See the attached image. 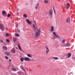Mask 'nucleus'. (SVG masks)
Here are the masks:
<instances>
[{
    "label": "nucleus",
    "mask_w": 75,
    "mask_h": 75,
    "mask_svg": "<svg viewBox=\"0 0 75 75\" xmlns=\"http://www.w3.org/2000/svg\"><path fill=\"white\" fill-rule=\"evenodd\" d=\"M25 61H31V60L30 58L28 57H24Z\"/></svg>",
    "instance_id": "39448f33"
},
{
    "label": "nucleus",
    "mask_w": 75,
    "mask_h": 75,
    "mask_svg": "<svg viewBox=\"0 0 75 75\" xmlns=\"http://www.w3.org/2000/svg\"><path fill=\"white\" fill-rule=\"evenodd\" d=\"M54 26H52L51 28V30H50V31H51V32H53V31H54Z\"/></svg>",
    "instance_id": "9d476101"
},
{
    "label": "nucleus",
    "mask_w": 75,
    "mask_h": 75,
    "mask_svg": "<svg viewBox=\"0 0 75 75\" xmlns=\"http://www.w3.org/2000/svg\"><path fill=\"white\" fill-rule=\"evenodd\" d=\"M70 6V4L69 3H67V4L66 5V8L67 9H68Z\"/></svg>",
    "instance_id": "423d86ee"
},
{
    "label": "nucleus",
    "mask_w": 75,
    "mask_h": 75,
    "mask_svg": "<svg viewBox=\"0 0 75 75\" xmlns=\"http://www.w3.org/2000/svg\"><path fill=\"white\" fill-rule=\"evenodd\" d=\"M71 56V53H69L68 54V58H70V57Z\"/></svg>",
    "instance_id": "aec40b11"
},
{
    "label": "nucleus",
    "mask_w": 75,
    "mask_h": 75,
    "mask_svg": "<svg viewBox=\"0 0 75 75\" xmlns=\"http://www.w3.org/2000/svg\"><path fill=\"white\" fill-rule=\"evenodd\" d=\"M6 41L7 42H10V40L8 39H6Z\"/></svg>",
    "instance_id": "bb28decb"
},
{
    "label": "nucleus",
    "mask_w": 75,
    "mask_h": 75,
    "mask_svg": "<svg viewBox=\"0 0 75 75\" xmlns=\"http://www.w3.org/2000/svg\"><path fill=\"white\" fill-rule=\"evenodd\" d=\"M17 40V38H13V41H16Z\"/></svg>",
    "instance_id": "5701e85b"
},
{
    "label": "nucleus",
    "mask_w": 75,
    "mask_h": 75,
    "mask_svg": "<svg viewBox=\"0 0 75 75\" xmlns=\"http://www.w3.org/2000/svg\"><path fill=\"white\" fill-rule=\"evenodd\" d=\"M53 58L54 59H55V60L58 59V57H53Z\"/></svg>",
    "instance_id": "4468645a"
},
{
    "label": "nucleus",
    "mask_w": 75,
    "mask_h": 75,
    "mask_svg": "<svg viewBox=\"0 0 75 75\" xmlns=\"http://www.w3.org/2000/svg\"><path fill=\"white\" fill-rule=\"evenodd\" d=\"M35 8L36 9H37V7H35Z\"/></svg>",
    "instance_id": "79ce46f5"
},
{
    "label": "nucleus",
    "mask_w": 75,
    "mask_h": 75,
    "mask_svg": "<svg viewBox=\"0 0 75 75\" xmlns=\"http://www.w3.org/2000/svg\"><path fill=\"white\" fill-rule=\"evenodd\" d=\"M0 42L1 43H4V41L2 40H0Z\"/></svg>",
    "instance_id": "c85d7f7f"
},
{
    "label": "nucleus",
    "mask_w": 75,
    "mask_h": 75,
    "mask_svg": "<svg viewBox=\"0 0 75 75\" xmlns=\"http://www.w3.org/2000/svg\"><path fill=\"white\" fill-rule=\"evenodd\" d=\"M32 35H33V36H34V33H32Z\"/></svg>",
    "instance_id": "e433bc0d"
},
{
    "label": "nucleus",
    "mask_w": 75,
    "mask_h": 75,
    "mask_svg": "<svg viewBox=\"0 0 75 75\" xmlns=\"http://www.w3.org/2000/svg\"><path fill=\"white\" fill-rule=\"evenodd\" d=\"M53 10H54V14H55V13H56L55 11V9H54V8H53Z\"/></svg>",
    "instance_id": "72a5a7b5"
},
{
    "label": "nucleus",
    "mask_w": 75,
    "mask_h": 75,
    "mask_svg": "<svg viewBox=\"0 0 75 75\" xmlns=\"http://www.w3.org/2000/svg\"><path fill=\"white\" fill-rule=\"evenodd\" d=\"M74 59H75V57H74Z\"/></svg>",
    "instance_id": "c03bdc74"
},
{
    "label": "nucleus",
    "mask_w": 75,
    "mask_h": 75,
    "mask_svg": "<svg viewBox=\"0 0 75 75\" xmlns=\"http://www.w3.org/2000/svg\"><path fill=\"white\" fill-rule=\"evenodd\" d=\"M53 11L52 9H50L49 11V16L50 17H52L53 16Z\"/></svg>",
    "instance_id": "f03ea898"
},
{
    "label": "nucleus",
    "mask_w": 75,
    "mask_h": 75,
    "mask_svg": "<svg viewBox=\"0 0 75 75\" xmlns=\"http://www.w3.org/2000/svg\"><path fill=\"white\" fill-rule=\"evenodd\" d=\"M33 27L34 30L36 31L37 30H38V28L37 27H35V25L33 24Z\"/></svg>",
    "instance_id": "0eeeda50"
},
{
    "label": "nucleus",
    "mask_w": 75,
    "mask_h": 75,
    "mask_svg": "<svg viewBox=\"0 0 75 75\" xmlns=\"http://www.w3.org/2000/svg\"><path fill=\"white\" fill-rule=\"evenodd\" d=\"M13 23H14V21H13Z\"/></svg>",
    "instance_id": "37998d69"
},
{
    "label": "nucleus",
    "mask_w": 75,
    "mask_h": 75,
    "mask_svg": "<svg viewBox=\"0 0 75 75\" xmlns=\"http://www.w3.org/2000/svg\"><path fill=\"white\" fill-rule=\"evenodd\" d=\"M11 16V15L9 13H8L7 15L8 17H10Z\"/></svg>",
    "instance_id": "c756f323"
},
{
    "label": "nucleus",
    "mask_w": 75,
    "mask_h": 75,
    "mask_svg": "<svg viewBox=\"0 0 75 75\" xmlns=\"http://www.w3.org/2000/svg\"><path fill=\"white\" fill-rule=\"evenodd\" d=\"M11 53H15V52H16L15 49L14 48L12 49L11 50Z\"/></svg>",
    "instance_id": "6e6552de"
},
{
    "label": "nucleus",
    "mask_w": 75,
    "mask_h": 75,
    "mask_svg": "<svg viewBox=\"0 0 75 75\" xmlns=\"http://www.w3.org/2000/svg\"><path fill=\"white\" fill-rule=\"evenodd\" d=\"M0 29L2 31H4V25L2 23H0Z\"/></svg>",
    "instance_id": "7ed1b4c3"
},
{
    "label": "nucleus",
    "mask_w": 75,
    "mask_h": 75,
    "mask_svg": "<svg viewBox=\"0 0 75 75\" xmlns=\"http://www.w3.org/2000/svg\"><path fill=\"white\" fill-rule=\"evenodd\" d=\"M12 69L13 71H16V69L15 68H13Z\"/></svg>",
    "instance_id": "a878e982"
},
{
    "label": "nucleus",
    "mask_w": 75,
    "mask_h": 75,
    "mask_svg": "<svg viewBox=\"0 0 75 75\" xmlns=\"http://www.w3.org/2000/svg\"><path fill=\"white\" fill-rule=\"evenodd\" d=\"M6 35L7 37H9V35L8 34V33H6Z\"/></svg>",
    "instance_id": "cd10ccee"
},
{
    "label": "nucleus",
    "mask_w": 75,
    "mask_h": 75,
    "mask_svg": "<svg viewBox=\"0 0 75 75\" xmlns=\"http://www.w3.org/2000/svg\"><path fill=\"white\" fill-rule=\"evenodd\" d=\"M46 48V55H47V54H48V52L50 51V50L48 48V47L47 46H45Z\"/></svg>",
    "instance_id": "20e7f679"
},
{
    "label": "nucleus",
    "mask_w": 75,
    "mask_h": 75,
    "mask_svg": "<svg viewBox=\"0 0 75 75\" xmlns=\"http://www.w3.org/2000/svg\"><path fill=\"white\" fill-rule=\"evenodd\" d=\"M16 37H19L20 35L18 33H16L15 35Z\"/></svg>",
    "instance_id": "6ab92c4d"
},
{
    "label": "nucleus",
    "mask_w": 75,
    "mask_h": 75,
    "mask_svg": "<svg viewBox=\"0 0 75 75\" xmlns=\"http://www.w3.org/2000/svg\"><path fill=\"white\" fill-rule=\"evenodd\" d=\"M37 5L38 6V5H39V4H37Z\"/></svg>",
    "instance_id": "a19ab883"
},
{
    "label": "nucleus",
    "mask_w": 75,
    "mask_h": 75,
    "mask_svg": "<svg viewBox=\"0 0 75 75\" xmlns=\"http://www.w3.org/2000/svg\"><path fill=\"white\" fill-rule=\"evenodd\" d=\"M5 53L8 56L10 55V52H5Z\"/></svg>",
    "instance_id": "f8f14e48"
},
{
    "label": "nucleus",
    "mask_w": 75,
    "mask_h": 75,
    "mask_svg": "<svg viewBox=\"0 0 75 75\" xmlns=\"http://www.w3.org/2000/svg\"><path fill=\"white\" fill-rule=\"evenodd\" d=\"M18 31H20V30H19Z\"/></svg>",
    "instance_id": "a18cd8bd"
},
{
    "label": "nucleus",
    "mask_w": 75,
    "mask_h": 75,
    "mask_svg": "<svg viewBox=\"0 0 75 75\" xmlns=\"http://www.w3.org/2000/svg\"><path fill=\"white\" fill-rule=\"evenodd\" d=\"M9 61H10V62L11 61V59H9Z\"/></svg>",
    "instance_id": "ea45409f"
},
{
    "label": "nucleus",
    "mask_w": 75,
    "mask_h": 75,
    "mask_svg": "<svg viewBox=\"0 0 75 75\" xmlns=\"http://www.w3.org/2000/svg\"><path fill=\"white\" fill-rule=\"evenodd\" d=\"M6 12L5 11H3L2 12V14L3 15H4L5 14H6Z\"/></svg>",
    "instance_id": "b1692460"
},
{
    "label": "nucleus",
    "mask_w": 75,
    "mask_h": 75,
    "mask_svg": "<svg viewBox=\"0 0 75 75\" xmlns=\"http://www.w3.org/2000/svg\"><path fill=\"white\" fill-rule=\"evenodd\" d=\"M27 56L28 57H29L30 58H31V54H27Z\"/></svg>",
    "instance_id": "a211bd4d"
},
{
    "label": "nucleus",
    "mask_w": 75,
    "mask_h": 75,
    "mask_svg": "<svg viewBox=\"0 0 75 75\" xmlns=\"http://www.w3.org/2000/svg\"><path fill=\"white\" fill-rule=\"evenodd\" d=\"M49 1V0H44V2L46 4L48 3V2Z\"/></svg>",
    "instance_id": "ddd939ff"
},
{
    "label": "nucleus",
    "mask_w": 75,
    "mask_h": 75,
    "mask_svg": "<svg viewBox=\"0 0 75 75\" xmlns=\"http://www.w3.org/2000/svg\"><path fill=\"white\" fill-rule=\"evenodd\" d=\"M18 47L19 49L20 50V51H22V50H21V46H20V44H18Z\"/></svg>",
    "instance_id": "9b49d317"
},
{
    "label": "nucleus",
    "mask_w": 75,
    "mask_h": 75,
    "mask_svg": "<svg viewBox=\"0 0 75 75\" xmlns=\"http://www.w3.org/2000/svg\"><path fill=\"white\" fill-rule=\"evenodd\" d=\"M53 35H55V36L57 35H56V33H55V32H53Z\"/></svg>",
    "instance_id": "7c9ffc66"
},
{
    "label": "nucleus",
    "mask_w": 75,
    "mask_h": 75,
    "mask_svg": "<svg viewBox=\"0 0 75 75\" xmlns=\"http://www.w3.org/2000/svg\"><path fill=\"white\" fill-rule=\"evenodd\" d=\"M55 36L56 38H60V37H59V35H56Z\"/></svg>",
    "instance_id": "f3484780"
},
{
    "label": "nucleus",
    "mask_w": 75,
    "mask_h": 75,
    "mask_svg": "<svg viewBox=\"0 0 75 75\" xmlns=\"http://www.w3.org/2000/svg\"><path fill=\"white\" fill-rule=\"evenodd\" d=\"M23 17H25V18H26L27 17V15H26V14H24L23 15Z\"/></svg>",
    "instance_id": "393cba45"
},
{
    "label": "nucleus",
    "mask_w": 75,
    "mask_h": 75,
    "mask_svg": "<svg viewBox=\"0 0 75 75\" xmlns=\"http://www.w3.org/2000/svg\"><path fill=\"white\" fill-rule=\"evenodd\" d=\"M67 47H69L71 46V44L69 43H67L66 44Z\"/></svg>",
    "instance_id": "dca6fc26"
},
{
    "label": "nucleus",
    "mask_w": 75,
    "mask_h": 75,
    "mask_svg": "<svg viewBox=\"0 0 75 75\" xmlns=\"http://www.w3.org/2000/svg\"><path fill=\"white\" fill-rule=\"evenodd\" d=\"M5 58L6 59H8V57L7 56H6Z\"/></svg>",
    "instance_id": "473e14b6"
},
{
    "label": "nucleus",
    "mask_w": 75,
    "mask_h": 75,
    "mask_svg": "<svg viewBox=\"0 0 75 75\" xmlns=\"http://www.w3.org/2000/svg\"><path fill=\"white\" fill-rule=\"evenodd\" d=\"M23 69V71H26V70H25L24 69Z\"/></svg>",
    "instance_id": "4c0bfd02"
},
{
    "label": "nucleus",
    "mask_w": 75,
    "mask_h": 75,
    "mask_svg": "<svg viewBox=\"0 0 75 75\" xmlns=\"http://www.w3.org/2000/svg\"><path fill=\"white\" fill-rule=\"evenodd\" d=\"M3 49H4V50H7V47L5 46H4L3 47Z\"/></svg>",
    "instance_id": "4be33fe9"
},
{
    "label": "nucleus",
    "mask_w": 75,
    "mask_h": 75,
    "mask_svg": "<svg viewBox=\"0 0 75 75\" xmlns=\"http://www.w3.org/2000/svg\"><path fill=\"white\" fill-rule=\"evenodd\" d=\"M41 33V29H39L35 32V37H38L40 36Z\"/></svg>",
    "instance_id": "f257e3e1"
},
{
    "label": "nucleus",
    "mask_w": 75,
    "mask_h": 75,
    "mask_svg": "<svg viewBox=\"0 0 75 75\" xmlns=\"http://www.w3.org/2000/svg\"><path fill=\"white\" fill-rule=\"evenodd\" d=\"M66 41V40H63L62 41L63 43H64V42H65Z\"/></svg>",
    "instance_id": "2f4dec72"
},
{
    "label": "nucleus",
    "mask_w": 75,
    "mask_h": 75,
    "mask_svg": "<svg viewBox=\"0 0 75 75\" xmlns=\"http://www.w3.org/2000/svg\"><path fill=\"white\" fill-rule=\"evenodd\" d=\"M68 21H69V22L70 21V18H68L66 20V22H67V23H68Z\"/></svg>",
    "instance_id": "2eb2a0df"
},
{
    "label": "nucleus",
    "mask_w": 75,
    "mask_h": 75,
    "mask_svg": "<svg viewBox=\"0 0 75 75\" xmlns=\"http://www.w3.org/2000/svg\"><path fill=\"white\" fill-rule=\"evenodd\" d=\"M34 23H35V24H36V21H34Z\"/></svg>",
    "instance_id": "f704fd0d"
},
{
    "label": "nucleus",
    "mask_w": 75,
    "mask_h": 75,
    "mask_svg": "<svg viewBox=\"0 0 75 75\" xmlns=\"http://www.w3.org/2000/svg\"><path fill=\"white\" fill-rule=\"evenodd\" d=\"M53 39H54V40H55V39H56V38H53Z\"/></svg>",
    "instance_id": "c9c22d12"
},
{
    "label": "nucleus",
    "mask_w": 75,
    "mask_h": 75,
    "mask_svg": "<svg viewBox=\"0 0 75 75\" xmlns=\"http://www.w3.org/2000/svg\"><path fill=\"white\" fill-rule=\"evenodd\" d=\"M6 30H8L7 28H6Z\"/></svg>",
    "instance_id": "58836bf2"
},
{
    "label": "nucleus",
    "mask_w": 75,
    "mask_h": 75,
    "mask_svg": "<svg viewBox=\"0 0 75 75\" xmlns=\"http://www.w3.org/2000/svg\"><path fill=\"white\" fill-rule=\"evenodd\" d=\"M26 21L27 23H28V24H29V25H31V22H30V20H29L28 19H27L26 20Z\"/></svg>",
    "instance_id": "1a4fd4ad"
},
{
    "label": "nucleus",
    "mask_w": 75,
    "mask_h": 75,
    "mask_svg": "<svg viewBox=\"0 0 75 75\" xmlns=\"http://www.w3.org/2000/svg\"><path fill=\"white\" fill-rule=\"evenodd\" d=\"M20 60L21 62H23V61H24V58H21L20 59Z\"/></svg>",
    "instance_id": "412c9836"
}]
</instances>
